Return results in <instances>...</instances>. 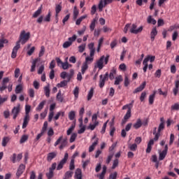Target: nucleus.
<instances>
[{
    "label": "nucleus",
    "instance_id": "e433bc0d",
    "mask_svg": "<svg viewBox=\"0 0 179 179\" xmlns=\"http://www.w3.org/2000/svg\"><path fill=\"white\" fill-rule=\"evenodd\" d=\"M66 145H68V140L66 138H64L62 141V144L59 147V148L60 149V150H62V149H64V148H65V146H66Z\"/></svg>",
    "mask_w": 179,
    "mask_h": 179
},
{
    "label": "nucleus",
    "instance_id": "4468645a",
    "mask_svg": "<svg viewBox=\"0 0 179 179\" xmlns=\"http://www.w3.org/2000/svg\"><path fill=\"white\" fill-rule=\"evenodd\" d=\"M104 61V55L101 56L100 59L96 62V65H95V67L97 66L99 70H101L102 68H103V62Z\"/></svg>",
    "mask_w": 179,
    "mask_h": 179
},
{
    "label": "nucleus",
    "instance_id": "79ce46f5",
    "mask_svg": "<svg viewBox=\"0 0 179 179\" xmlns=\"http://www.w3.org/2000/svg\"><path fill=\"white\" fill-rule=\"evenodd\" d=\"M123 79H122V76H119L115 78V85H120V83H121V82H122Z\"/></svg>",
    "mask_w": 179,
    "mask_h": 179
},
{
    "label": "nucleus",
    "instance_id": "680f3d73",
    "mask_svg": "<svg viewBox=\"0 0 179 179\" xmlns=\"http://www.w3.org/2000/svg\"><path fill=\"white\" fill-rule=\"evenodd\" d=\"M62 69H64V70L69 69V63H68V61L62 63Z\"/></svg>",
    "mask_w": 179,
    "mask_h": 179
},
{
    "label": "nucleus",
    "instance_id": "cd10ccee",
    "mask_svg": "<svg viewBox=\"0 0 179 179\" xmlns=\"http://www.w3.org/2000/svg\"><path fill=\"white\" fill-rule=\"evenodd\" d=\"M87 68H89V66L87 65V64L86 62H84L81 67V73L83 75H85V73L86 72V71H87Z\"/></svg>",
    "mask_w": 179,
    "mask_h": 179
},
{
    "label": "nucleus",
    "instance_id": "dca6fc26",
    "mask_svg": "<svg viewBox=\"0 0 179 179\" xmlns=\"http://www.w3.org/2000/svg\"><path fill=\"white\" fill-rule=\"evenodd\" d=\"M156 36H157V29L156 27H154L150 32L151 41H155V37H156Z\"/></svg>",
    "mask_w": 179,
    "mask_h": 179
},
{
    "label": "nucleus",
    "instance_id": "f257e3e1",
    "mask_svg": "<svg viewBox=\"0 0 179 179\" xmlns=\"http://www.w3.org/2000/svg\"><path fill=\"white\" fill-rule=\"evenodd\" d=\"M30 39V32H27L23 30L21 31L19 37V40L16 42L15 46L13 48V52L11 53V58L15 59L16 55H17V51L20 49V43L22 45L26 44Z\"/></svg>",
    "mask_w": 179,
    "mask_h": 179
},
{
    "label": "nucleus",
    "instance_id": "bf43d9fd",
    "mask_svg": "<svg viewBox=\"0 0 179 179\" xmlns=\"http://www.w3.org/2000/svg\"><path fill=\"white\" fill-rule=\"evenodd\" d=\"M76 38H78V36L76 34H74V35H73L72 37L69 38V42L71 43V45H72V43L74 41H76Z\"/></svg>",
    "mask_w": 179,
    "mask_h": 179
},
{
    "label": "nucleus",
    "instance_id": "69168bd1",
    "mask_svg": "<svg viewBox=\"0 0 179 179\" xmlns=\"http://www.w3.org/2000/svg\"><path fill=\"white\" fill-rule=\"evenodd\" d=\"M46 176L48 179H51L52 177H54V171L49 169V173H46Z\"/></svg>",
    "mask_w": 179,
    "mask_h": 179
},
{
    "label": "nucleus",
    "instance_id": "a211bd4d",
    "mask_svg": "<svg viewBox=\"0 0 179 179\" xmlns=\"http://www.w3.org/2000/svg\"><path fill=\"white\" fill-rule=\"evenodd\" d=\"M75 178L82 179V169H77L75 172Z\"/></svg>",
    "mask_w": 179,
    "mask_h": 179
},
{
    "label": "nucleus",
    "instance_id": "13d9d810",
    "mask_svg": "<svg viewBox=\"0 0 179 179\" xmlns=\"http://www.w3.org/2000/svg\"><path fill=\"white\" fill-rule=\"evenodd\" d=\"M72 45V43L69 41H66L63 43V48H69Z\"/></svg>",
    "mask_w": 179,
    "mask_h": 179
},
{
    "label": "nucleus",
    "instance_id": "774afa93",
    "mask_svg": "<svg viewBox=\"0 0 179 179\" xmlns=\"http://www.w3.org/2000/svg\"><path fill=\"white\" fill-rule=\"evenodd\" d=\"M116 167H118V159H115L112 166V170H114Z\"/></svg>",
    "mask_w": 179,
    "mask_h": 179
},
{
    "label": "nucleus",
    "instance_id": "864d4df0",
    "mask_svg": "<svg viewBox=\"0 0 179 179\" xmlns=\"http://www.w3.org/2000/svg\"><path fill=\"white\" fill-rule=\"evenodd\" d=\"M78 136V134L76 133H73L70 138V143H72L75 142V140L76 139V137Z\"/></svg>",
    "mask_w": 179,
    "mask_h": 179
},
{
    "label": "nucleus",
    "instance_id": "4be33fe9",
    "mask_svg": "<svg viewBox=\"0 0 179 179\" xmlns=\"http://www.w3.org/2000/svg\"><path fill=\"white\" fill-rule=\"evenodd\" d=\"M9 141H10V138L8 136H5L3 138L1 145L3 148L6 147V145L9 143Z\"/></svg>",
    "mask_w": 179,
    "mask_h": 179
},
{
    "label": "nucleus",
    "instance_id": "052dcab7",
    "mask_svg": "<svg viewBox=\"0 0 179 179\" xmlns=\"http://www.w3.org/2000/svg\"><path fill=\"white\" fill-rule=\"evenodd\" d=\"M75 124H72L70 128L67 130V135H71L72 134V131L75 129Z\"/></svg>",
    "mask_w": 179,
    "mask_h": 179
},
{
    "label": "nucleus",
    "instance_id": "0e129e2a",
    "mask_svg": "<svg viewBox=\"0 0 179 179\" xmlns=\"http://www.w3.org/2000/svg\"><path fill=\"white\" fill-rule=\"evenodd\" d=\"M73 94L75 96V97L78 98L79 96V87H76L74 90H73Z\"/></svg>",
    "mask_w": 179,
    "mask_h": 179
},
{
    "label": "nucleus",
    "instance_id": "09e8293b",
    "mask_svg": "<svg viewBox=\"0 0 179 179\" xmlns=\"http://www.w3.org/2000/svg\"><path fill=\"white\" fill-rule=\"evenodd\" d=\"M117 72V71L115 69H113L111 70L110 73L108 74L109 78L110 79V80H113V79H114V74H115Z\"/></svg>",
    "mask_w": 179,
    "mask_h": 179
},
{
    "label": "nucleus",
    "instance_id": "39448f33",
    "mask_svg": "<svg viewBox=\"0 0 179 179\" xmlns=\"http://www.w3.org/2000/svg\"><path fill=\"white\" fill-rule=\"evenodd\" d=\"M136 24H133L131 29H130V33H131L132 34H138V33H142V30H143V27L141 26L138 29H136Z\"/></svg>",
    "mask_w": 179,
    "mask_h": 179
},
{
    "label": "nucleus",
    "instance_id": "ea45409f",
    "mask_svg": "<svg viewBox=\"0 0 179 179\" xmlns=\"http://www.w3.org/2000/svg\"><path fill=\"white\" fill-rule=\"evenodd\" d=\"M76 114L75 111L71 110L69 113V118L71 121H73L75 120Z\"/></svg>",
    "mask_w": 179,
    "mask_h": 179
},
{
    "label": "nucleus",
    "instance_id": "5701e85b",
    "mask_svg": "<svg viewBox=\"0 0 179 179\" xmlns=\"http://www.w3.org/2000/svg\"><path fill=\"white\" fill-rule=\"evenodd\" d=\"M93 94H94V88L92 87L90 89V90L89 91L87 96L88 101H90V100H92V97H93Z\"/></svg>",
    "mask_w": 179,
    "mask_h": 179
},
{
    "label": "nucleus",
    "instance_id": "1a4fd4ad",
    "mask_svg": "<svg viewBox=\"0 0 179 179\" xmlns=\"http://www.w3.org/2000/svg\"><path fill=\"white\" fill-rule=\"evenodd\" d=\"M25 169H26V166L23 164H21L19 166L17 173H16L17 178H19L23 174Z\"/></svg>",
    "mask_w": 179,
    "mask_h": 179
},
{
    "label": "nucleus",
    "instance_id": "7c9ffc66",
    "mask_svg": "<svg viewBox=\"0 0 179 179\" xmlns=\"http://www.w3.org/2000/svg\"><path fill=\"white\" fill-rule=\"evenodd\" d=\"M156 96V91L153 92L151 95L149 96V104H153L155 101V97Z\"/></svg>",
    "mask_w": 179,
    "mask_h": 179
},
{
    "label": "nucleus",
    "instance_id": "473e14b6",
    "mask_svg": "<svg viewBox=\"0 0 179 179\" xmlns=\"http://www.w3.org/2000/svg\"><path fill=\"white\" fill-rule=\"evenodd\" d=\"M128 148L132 152H135L136 150V149H138V145H136V143L129 144Z\"/></svg>",
    "mask_w": 179,
    "mask_h": 179
},
{
    "label": "nucleus",
    "instance_id": "ddd939ff",
    "mask_svg": "<svg viewBox=\"0 0 179 179\" xmlns=\"http://www.w3.org/2000/svg\"><path fill=\"white\" fill-rule=\"evenodd\" d=\"M106 173H107V166H106V165H103L101 173L96 175V177H98L99 179H104V177H106Z\"/></svg>",
    "mask_w": 179,
    "mask_h": 179
},
{
    "label": "nucleus",
    "instance_id": "6ab92c4d",
    "mask_svg": "<svg viewBox=\"0 0 179 179\" xmlns=\"http://www.w3.org/2000/svg\"><path fill=\"white\" fill-rule=\"evenodd\" d=\"M78 16H79V10H78V7L75 6L73 8V20H76V19H78Z\"/></svg>",
    "mask_w": 179,
    "mask_h": 179
},
{
    "label": "nucleus",
    "instance_id": "a19ab883",
    "mask_svg": "<svg viewBox=\"0 0 179 179\" xmlns=\"http://www.w3.org/2000/svg\"><path fill=\"white\" fill-rule=\"evenodd\" d=\"M31 109V106L29 105H26L25 106V117H30L29 113H30V110Z\"/></svg>",
    "mask_w": 179,
    "mask_h": 179
},
{
    "label": "nucleus",
    "instance_id": "de8ad7c7",
    "mask_svg": "<svg viewBox=\"0 0 179 179\" xmlns=\"http://www.w3.org/2000/svg\"><path fill=\"white\" fill-rule=\"evenodd\" d=\"M171 111H178L179 104L176 103L174 105H172L171 107Z\"/></svg>",
    "mask_w": 179,
    "mask_h": 179
},
{
    "label": "nucleus",
    "instance_id": "2eb2a0df",
    "mask_svg": "<svg viewBox=\"0 0 179 179\" xmlns=\"http://www.w3.org/2000/svg\"><path fill=\"white\" fill-rule=\"evenodd\" d=\"M146 87V82L144 81L138 87L136 88L133 93L135 94L136 93H139V92H142V90H143V89H145V87Z\"/></svg>",
    "mask_w": 179,
    "mask_h": 179
},
{
    "label": "nucleus",
    "instance_id": "c85d7f7f",
    "mask_svg": "<svg viewBox=\"0 0 179 179\" xmlns=\"http://www.w3.org/2000/svg\"><path fill=\"white\" fill-rule=\"evenodd\" d=\"M134 100L131 101V102L129 104H127V105H124L122 108V110H129L130 108V110H132V106H134Z\"/></svg>",
    "mask_w": 179,
    "mask_h": 179
},
{
    "label": "nucleus",
    "instance_id": "423d86ee",
    "mask_svg": "<svg viewBox=\"0 0 179 179\" xmlns=\"http://www.w3.org/2000/svg\"><path fill=\"white\" fill-rule=\"evenodd\" d=\"M169 151V145L166 144L165 145L164 150L162 152H159V160H164L166 159V156H167V152Z\"/></svg>",
    "mask_w": 179,
    "mask_h": 179
},
{
    "label": "nucleus",
    "instance_id": "37998d69",
    "mask_svg": "<svg viewBox=\"0 0 179 179\" xmlns=\"http://www.w3.org/2000/svg\"><path fill=\"white\" fill-rule=\"evenodd\" d=\"M41 15V7L39 8L32 15L34 18L38 17Z\"/></svg>",
    "mask_w": 179,
    "mask_h": 179
},
{
    "label": "nucleus",
    "instance_id": "c756f323",
    "mask_svg": "<svg viewBox=\"0 0 179 179\" xmlns=\"http://www.w3.org/2000/svg\"><path fill=\"white\" fill-rule=\"evenodd\" d=\"M69 81H68V80H64L62 82H60V83H58L57 85V87H65V86H66L68 85Z\"/></svg>",
    "mask_w": 179,
    "mask_h": 179
},
{
    "label": "nucleus",
    "instance_id": "9b49d317",
    "mask_svg": "<svg viewBox=\"0 0 179 179\" xmlns=\"http://www.w3.org/2000/svg\"><path fill=\"white\" fill-rule=\"evenodd\" d=\"M131 118V108H129L127 110V113L124 116L123 120H122V124L124 125V124H127V121Z\"/></svg>",
    "mask_w": 179,
    "mask_h": 179
},
{
    "label": "nucleus",
    "instance_id": "412c9836",
    "mask_svg": "<svg viewBox=\"0 0 179 179\" xmlns=\"http://www.w3.org/2000/svg\"><path fill=\"white\" fill-rule=\"evenodd\" d=\"M40 61L39 58H36L35 59L33 62H32V65L31 66V72H34V71H36V65L37 64V62Z\"/></svg>",
    "mask_w": 179,
    "mask_h": 179
},
{
    "label": "nucleus",
    "instance_id": "58836bf2",
    "mask_svg": "<svg viewBox=\"0 0 179 179\" xmlns=\"http://www.w3.org/2000/svg\"><path fill=\"white\" fill-rule=\"evenodd\" d=\"M72 176H73V171H68L64 174V178L69 179L71 178Z\"/></svg>",
    "mask_w": 179,
    "mask_h": 179
},
{
    "label": "nucleus",
    "instance_id": "6e6552de",
    "mask_svg": "<svg viewBox=\"0 0 179 179\" xmlns=\"http://www.w3.org/2000/svg\"><path fill=\"white\" fill-rule=\"evenodd\" d=\"M57 156H58V152L57 151L48 153L47 157H46L47 162H48L49 163H51L53 159H55Z\"/></svg>",
    "mask_w": 179,
    "mask_h": 179
},
{
    "label": "nucleus",
    "instance_id": "e2e57ef3",
    "mask_svg": "<svg viewBox=\"0 0 179 179\" xmlns=\"http://www.w3.org/2000/svg\"><path fill=\"white\" fill-rule=\"evenodd\" d=\"M86 48V44H83L80 46H78V51L79 52H83Z\"/></svg>",
    "mask_w": 179,
    "mask_h": 179
},
{
    "label": "nucleus",
    "instance_id": "a878e982",
    "mask_svg": "<svg viewBox=\"0 0 179 179\" xmlns=\"http://www.w3.org/2000/svg\"><path fill=\"white\" fill-rule=\"evenodd\" d=\"M147 22L149 24H156L157 23V21L156 20H155L154 18L152 17V15H149L147 18Z\"/></svg>",
    "mask_w": 179,
    "mask_h": 179
},
{
    "label": "nucleus",
    "instance_id": "338daca9",
    "mask_svg": "<svg viewBox=\"0 0 179 179\" xmlns=\"http://www.w3.org/2000/svg\"><path fill=\"white\" fill-rule=\"evenodd\" d=\"M117 176H118L117 171L114 172L113 173H110L109 176V179H117Z\"/></svg>",
    "mask_w": 179,
    "mask_h": 179
},
{
    "label": "nucleus",
    "instance_id": "5fc2aeb1",
    "mask_svg": "<svg viewBox=\"0 0 179 179\" xmlns=\"http://www.w3.org/2000/svg\"><path fill=\"white\" fill-rule=\"evenodd\" d=\"M45 52V48L42 45L41 47V50L38 53V57H43V55H44Z\"/></svg>",
    "mask_w": 179,
    "mask_h": 179
},
{
    "label": "nucleus",
    "instance_id": "3c124183",
    "mask_svg": "<svg viewBox=\"0 0 179 179\" xmlns=\"http://www.w3.org/2000/svg\"><path fill=\"white\" fill-rule=\"evenodd\" d=\"M69 170H75V159H72L69 165Z\"/></svg>",
    "mask_w": 179,
    "mask_h": 179
},
{
    "label": "nucleus",
    "instance_id": "4d7b16f0",
    "mask_svg": "<svg viewBox=\"0 0 179 179\" xmlns=\"http://www.w3.org/2000/svg\"><path fill=\"white\" fill-rule=\"evenodd\" d=\"M47 128H48V122H45L44 124H43V127L42 128V130H41V133L42 134H44V132H45V131H47Z\"/></svg>",
    "mask_w": 179,
    "mask_h": 179
},
{
    "label": "nucleus",
    "instance_id": "2f4dec72",
    "mask_svg": "<svg viewBox=\"0 0 179 179\" xmlns=\"http://www.w3.org/2000/svg\"><path fill=\"white\" fill-rule=\"evenodd\" d=\"M97 22V20L96 18H94L90 25V29L91 31H93L94 30V27H96V22Z\"/></svg>",
    "mask_w": 179,
    "mask_h": 179
},
{
    "label": "nucleus",
    "instance_id": "f704fd0d",
    "mask_svg": "<svg viewBox=\"0 0 179 179\" xmlns=\"http://www.w3.org/2000/svg\"><path fill=\"white\" fill-rule=\"evenodd\" d=\"M86 17H87V15H86L80 17L78 19H77V20L76 22V24H77V26H79V24H80V23H82V21L84 20V19H86Z\"/></svg>",
    "mask_w": 179,
    "mask_h": 179
},
{
    "label": "nucleus",
    "instance_id": "f8f14e48",
    "mask_svg": "<svg viewBox=\"0 0 179 179\" xmlns=\"http://www.w3.org/2000/svg\"><path fill=\"white\" fill-rule=\"evenodd\" d=\"M62 10V6L61 4H57L55 7V19H56V23H58V15L59 14V12Z\"/></svg>",
    "mask_w": 179,
    "mask_h": 179
},
{
    "label": "nucleus",
    "instance_id": "20e7f679",
    "mask_svg": "<svg viewBox=\"0 0 179 179\" xmlns=\"http://www.w3.org/2000/svg\"><path fill=\"white\" fill-rule=\"evenodd\" d=\"M69 156V155H68V152H66L64 154V158L60 161L57 167V170H62V169L64 168V164H65V163H66V162L68 161Z\"/></svg>",
    "mask_w": 179,
    "mask_h": 179
},
{
    "label": "nucleus",
    "instance_id": "9d476101",
    "mask_svg": "<svg viewBox=\"0 0 179 179\" xmlns=\"http://www.w3.org/2000/svg\"><path fill=\"white\" fill-rule=\"evenodd\" d=\"M55 103H52L50 105V114L48 116V122H51V121H52V118L54 117V110L55 109Z\"/></svg>",
    "mask_w": 179,
    "mask_h": 179
},
{
    "label": "nucleus",
    "instance_id": "aec40b11",
    "mask_svg": "<svg viewBox=\"0 0 179 179\" xmlns=\"http://www.w3.org/2000/svg\"><path fill=\"white\" fill-rule=\"evenodd\" d=\"M135 129H139L142 127V120L141 119H137L136 123L133 125Z\"/></svg>",
    "mask_w": 179,
    "mask_h": 179
},
{
    "label": "nucleus",
    "instance_id": "8fccbe9b",
    "mask_svg": "<svg viewBox=\"0 0 179 179\" xmlns=\"http://www.w3.org/2000/svg\"><path fill=\"white\" fill-rule=\"evenodd\" d=\"M22 90H23V88L22 87V86L20 85H18L16 86V87H15L16 94H19V93H21Z\"/></svg>",
    "mask_w": 179,
    "mask_h": 179
},
{
    "label": "nucleus",
    "instance_id": "c9c22d12",
    "mask_svg": "<svg viewBox=\"0 0 179 179\" xmlns=\"http://www.w3.org/2000/svg\"><path fill=\"white\" fill-rule=\"evenodd\" d=\"M73 75H75V71L73 69H70V73L67 75L68 82H71V79H72Z\"/></svg>",
    "mask_w": 179,
    "mask_h": 179
},
{
    "label": "nucleus",
    "instance_id": "c03bdc74",
    "mask_svg": "<svg viewBox=\"0 0 179 179\" xmlns=\"http://www.w3.org/2000/svg\"><path fill=\"white\" fill-rule=\"evenodd\" d=\"M27 139H29V136H27L26 134L22 135L20 140V143H24V142H26V141H27Z\"/></svg>",
    "mask_w": 179,
    "mask_h": 179
},
{
    "label": "nucleus",
    "instance_id": "6e6d98bb",
    "mask_svg": "<svg viewBox=\"0 0 179 179\" xmlns=\"http://www.w3.org/2000/svg\"><path fill=\"white\" fill-rule=\"evenodd\" d=\"M44 22H51V11H49L48 15L44 18Z\"/></svg>",
    "mask_w": 179,
    "mask_h": 179
},
{
    "label": "nucleus",
    "instance_id": "393cba45",
    "mask_svg": "<svg viewBox=\"0 0 179 179\" xmlns=\"http://www.w3.org/2000/svg\"><path fill=\"white\" fill-rule=\"evenodd\" d=\"M44 92L46 97H50V93L51 92V90H50V84L44 87Z\"/></svg>",
    "mask_w": 179,
    "mask_h": 179
},
{
    "label": "nucleus",
    "instance_id": "7ed1b4c3",
    "mask_svg": "<svg viewBox=\"0 0 179 179\" xmlns=\"http://www.w3.org/2000/svg\"><path fill=\"white\" fill-rule=\"evenodd\" d=\"M92 122L93 124H90L88 127V129H91V131H94V129L99 125V122L97 121V114H94L92 115Z\"/></svg>",
    "mask_w": 179,
    "mask_h": 179
},
{
    "label": "nucleus",
    "instance_id": "b1692460",
    "mask_svg": "<svg viewBox=\"0 0 179 179\" xmlns=\"http://www.w3.org/2000/svg\"><path fill=\"white\" fill-rule=\"evenodd\" d=\"M56 99L59 103H62L64 101V96H62V94L61 93V90L57 94Z\"/></svg>",
    "mask_w": 179,
    "mask_h": 179
},
{
    "label": "nucleus",
    "instance_id": "49530a36",
    "mask_svg": "<svg viewBox=\"0 0 179 179\" xmlns=\"http://www.w3.org/2000/svg\"><path fill=\"white\" fill-rule=\"evenodd\" d=\"M178 29H179V24H175L169 27L168 31H173V30H178Z\"/></svg>",
    "mask_w": 179,
    "mask_h": 179
},
{
    "label": "nucleus",
    "instance_id": "0eeeda50",
    "mask_svg": "<svg viewBox=\"0 0 179 179\" xmlns=\"http://www.w3.org/2000/svg\"><path fill=\"white\" fill-rule=\"evenodd\" d=\"M20 113V106H15L11 110V115H13V120H16L17 115H19Z\"/></svg>",
    "mask_w": 179,
    "mask_h": 179
},
{
    "label": "nucleus",
    "instance_id": "f03ea898",
    "mask_svg": "<svg viewBox=\"0 0 179 179\" xmlns=\"http://www.w3.org/2000/svg\"><path fill=\"white\" fill-rule=\"evenodd\" d=\"M108 72L106 73L105 75L99 76V87L103 89L104 87V85H106V80H108Z\"/></svg>",
    "mask_w": 179,
    "mask_h": 179
},
{
    "label": "nucleus",
    "instance_id": "603ef678",
    "mask_svg": "<svg viewBox=\"0 0 179 179\" xmlns=\"http://www.w3.org/2000/svg\"><path fill=\"white\" fill-rule=\"evenodd\" d=\"M124 85L125 87H128V86H129V78H128V76H124Z\"/></svg>",
    "mask_w": 179,
    "mask_h": 179
},
{
    "label": "nucleus",
    "instance_id": "a18cd8bd",
    "mask_svg": "<svg viewBox=\"0 0 179 179\" xmlns=\"http://www.w3.org/2000/svg\"><path fill=\"white\" fill-rule=\"evenodd\" d=\"M104 6H104V1L103 0H101L98 6L99 12H103V8H104Z\"/></svg>",
    "mask_w": 179,
    "mask_h": 179
},
{
    "label": "nucleus",
    "instance_id": "4c0bfd02",
    "mask_svg": "<svg viewBox=\"0 0 179 179\" xmlns=\"http://www.w3.org/2000/svg\"><path fill=\"white\" fill-rule=\"evenodd\" d=\"M46 101H41L39 105L38 106V107L36 108V110L37 111H41L42 108H44V106L45 105Z\"/></svg>",
    "mask_w": 179,
    "mask_h": 179
},
{
    "label": "nucleus",
    "instance_id": "bb28decb",
    "mask_svg": "<svg viewBox=\"0 0 179 179\" xmlns=\"http://www.w3.org/2000/svg\"><path fill=\"white\" fill-rule=\"evenodd\" d=\"M148 62H149V57L145 58L143 62V64L144 65L143 70L144 71V72H146V71H148Z\"/></svg>",
    "mask_w": 179,
    "mask_h": 179
},
{
    "label": "nucleus",
    "instance_id": "f3484780",
    "mask_svg": "<svg viewBox=\"0 0 179 179\" xmlns=\"http://www.w3.org/2000/svg\"><path fill=\"white\" fill-rule=\"evenodd\" d=\"M30 121V116H24V122L22 124V129H24L29 124V122Z\"/></svg>",
    "mask_w": 179,
    "mask_h": 179
},
{
    "label": "nucleus",
    "instance_id": "72a5a7b5",
    "mask_svg": "<svg viewBox=\"0 0 179 179\" xmlns=\"http://www.w3.org/2000/svg\"><path fill=\"white\" fill-rule=\"evenodd\" d=\"M98 144H99V140H96V141L94 142L92 145L89 148V152H93V150H94V148H96V146H97Z\"/></svg>",
    "mask_w": 179,
    "mask_h": 179
}]
</instances>
